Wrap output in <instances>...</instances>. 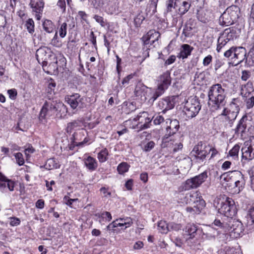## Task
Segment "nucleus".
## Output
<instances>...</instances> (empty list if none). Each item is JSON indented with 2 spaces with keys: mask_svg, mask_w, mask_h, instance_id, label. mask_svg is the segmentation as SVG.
<instances>
[{
  "mask_svg": "<svg viewBox=\"0 0 254 254\" xmlns=\"http://www.w3.org/2000/svg\"><path fill=\"white\" fill-rule=\"evenodd\" d=\"M222 177L226 182L230 181V183L227 184V185L235 189L234 193H239L245 185L243 175L238 171L224 173L222 175Z\"/></svg>",
  "mask_w": 254,
  "mask_h": 254,
  "instance_id": "3",
  "label": "nucleus"
},
{
  "mask_svg": "<svg viewBox=\"0 0 254 254\" xmlns=\"http://www.w3.org/2000/svg\"><path fill=\"white\" fill-rule=\"evenodd\" d=\"M44 30L48 33H51L54 31L55 25L50 20L45 19L42 23Z\"/></svg>",
  "mask_w": 254,
  "mask_h": 254,
  "instance_id": "34",
  "label": "nucleus"
},
{
  "mask_svg": "<svg viewBox=\"0 0 254 254\" xmlns=\"http://www.w3.org/2000/svg\"><path fill=\"white\" fill-rule=\"evenodd\" d=\"M191 4L190 0H177L176 12L181 16L186 14Z\"/></svg>",
  "mask_w": 254,
  "mask_h": 254,
  "instance_id": "18",
  "label": "nucleus"
},
{
  "mask_svg": "<svg viewBox=\"0 0 254 254\" xmlns=\"http://www.w3.org/2000/svg\"><path fill=\"white\" fill-rule=\"evenodd\" d=\"M238 115V113L236 112L224 108L220 115L223 117L226 120L228 121L230 124H232Z\"/></svg>",
  "mask_w": 254,
  "mask_h": 254,
  "instance_id": "24",
  "label": "nucleus"
},
{
  "mask_svg": "<svg viewBox=\"0 0 254 254\" xmlns=\"http://www.w3.org/2000/svg\"><path fill=\"white\" fill-rule=\"evenodd\" d=\"M147 89V87L143 85L142 84L139 83L137 84L134 89V93L136 96H140L141 98L144 97V99L146 100L145 96L146 90Z\"/></svg>",
  "mask_w": 254,
  "mask_h": 254,
  "instance_id": "32",
  "label": "nucleus"
},
{
  "mask_svg": "<svg viewBox=\"0 0 254 254\" xmlns=\"http://www.w3.org/2000/svg\"><path fill=\"white\" fill-rule=\"evenodd\" d=\"M240 104V100L238 98L232 99L230 103V107L231 111L236 112L239 113L240 111L239 105Z\"/></svg>",
  "mask_w": 254,
  "mask_h": 254,
  "instance_id": "38",
  "label": "nucleus"
},
{
  "mask_svg": "<svg viewBox=\"0 0 254 254\" xmlns=\"http://www.w3.org/2000/svg\"><path fill=\"white\" fill-rule=\"evenodd\" d=\"M56 86V82L53 79L51 78L48 81V85L47 89V92L51 95L54 94V89Z\"/></svg>",
  "mask_w": 254,
  "mask_h": 254,
  "instance_id": "48",
  "label": "nucleus"
},
{
  "mask_svg": "<svg viewBox=\"0 0 254 254\" xmlns=\"http://www.w3.org/2000/svg\"><path fill=\"white\" fill-rule=\"evenodd\" d=\"M155 146V143L153 141L148 142L143 147V150L145 152H149Z\"/></svg>",
  "mask_w": 254,
  "mask_h": 254,
  "instance_id": "54",
  "label": "nucleus"
},
{
  "mask_svg": "<svg viewBox=\"0 0 254 254\" xmlns=\"http://www.w3.org/2000/svg\"><path fill=\"white\" fill-rule=\"evenodd\" d=\"M152 121V117H149V116L147 117L146 119H145L144 122L143 124L139 126V130L146 129L150 127L151 123Z\"/></svg>",
  "mask_w": 254,
  "mask_h": 254,
  "instance_id": "49",
  "label": "nucleus"
},
{
  "mask_svg": "<svg viewBox=\"0 0 254 254\" xmlns=\"http://www.w3.org/2000/svg\"><path fill=\"white\" fill-rule=\"evenodd\" d=\"M185 231L190 236V238L192 239L195 236L196 232L199 231V229L195 224L189 223L186 226Z\"/></svg>",
  "mask_w": 254,
  "mask_h": 254,
  "instance_id": "31",
  "label": "nucleus"
},
{
  "mask_svg": "<svg viewBox=\"0 0 254 254\" xmlns=\"http://www.w3.org/2000/svg\"><path fill=\"white\" fill-rule=\"evenodd\" d=\"M93 18L97 22L100 24L102 27H104L105 26L106 23L103 17L96 14L94 16Z\"/></svg>",
  "mask_w": 254,
  "mask_h": 254,
  "instance_id": "57",
  "label": "nucleus"
},
{
  "mask_svg": "<svg viewBox=\"0 0 254 254\" xmlns=\"http://www.w3.org/2000/svg\"><path fill=\"white\" fill-rule=\"evenodd\" d=\"M152 119L155 125H161L164 127L165 125V120L162 115H155L152 117Z\"/></svg>",
  "mask_w": 254,
  "mask_h": 254,
  "instance_id": "37",
  "label": "nucleus"
},
{
  "mask_svg": "<svg viewBox=\"0 0 254 254\" xmlns=\"http://www.w3.org/2000/svg\"><path fill=\"white\" fill-rule=\"evenodd\" d=\"M58 110L64 111L66 110V107L61 102H57V101H46L44 104L40 114L39 119L41 122L45 120L47 117H51L54 115Z\"/></svg>",
  "mask_w": 254,
  "mask_h": 254,
  "instance_id": "4",
  "label": "nucleus"
},
{
  "mask_svg": "<svg viewBox=\"0 0 254 254\" xmlns=\"http://www.w3.org/2000/svg\"><path fill=\"white\" fill-rule=\"evenodd\" d=\"M25 27L30 34H32L34 32V22L32 18H29L26 21Z\"/></svg>",
  "mask_w": 254,
  "mask_h": 254,
  "instance_id": "44",
  "label": "nucleus"
},
{
  "mask_svg": "<svg viewBox=\"0 0 254 254\" xmlns=\"http://www.w3.org/2000/svg\"><path fill=\"white\" fill-rule=\"evenodd\" d=\"M82 121L81 120H74L71 122L68 123L67 124L66 130L68 133H70L77 127H81Z\"/></svg>",
  "mask_w": 254,
  "mask_h": 254,
  "instance_id": "33",
  "label": "nucleus"
},
{
  "mask_svg": "<svg viewBox=\"0 0 254 254\" xmlns=\"http://www.w3.org/2000/svg\"><path fill=\"white\" fill-rule=\"evenodd\" d=\"M176 99V97L175 96L166 97L159 101L158 106L162 110V112L165 113L167 110L172 109L174 107Z\"/></svg>",
  "mask_w": 254,
  "mask_h": 254,
  "instance_id": "19",
  "label": "nucleus"
},
{
  "mask_svg": "<svg viewBox=\"0 0 254 254\" xmlns=\"http://www.w3.org/2000/svg\"><path fill=\"white\" fill-rule=\"evenodd\" d=\"M240 146L236 144L229 151V154L230 156L232 157L234 159H237L238 158V153L240 150Z\"/></svg>",
  "mask_w": 254,
  "mask_h": 254,
  "instance_id": "47",
  "label": "nucleus"
},
{
  "mask_svg": "<svg viewBox=\"0 0 254 254\" xmlns=\"http://www.w3.org/2000/svg\"><path fill=\"white\" fill-rule=\"evenodd\" d=\"M104 4L103 0H92V4L96 9L102 7Z\"/></svg>",
  "mask_w": 254,
  "mask_h": 254,
  "instance_id": "56",
  "label": "nucleus"
},
{
  "mask_svg": "<svg viewBox=\"0 0 254 254\" xmlns=\"http://www.w3.org/2000/svg\"><path fill=\"white\" fill-rule=\"evenodd\" d=\"M84 163L86 168L91 171L95 170L98 167L97 161L91 156H88L86 158H85Z\"/></svg>",
  "mask_w": 254,
  "mask_h": 254,
  "instance_id": "26",
  "label": "nucleus"
},
{
  "mask_svg": "<svg viewBox=\"0 0 254 254\" xmlns=\"http://www.w3.org/2000/svg\"><path fill=\"white\" fill-rule=\"evenodd\" d=\"M193 48L188 44H183L181 48L179 57L183 59L188 58L193 50Z\"/></svg>",
  "mask_w": 254,
  "mask_h": 254,
  "instance_id": "29",
  "label": "nucleus"
},
{
  "mask_svg": "<svg viewBox=\"0 0 254 254\" xmlns=\"http://www.w3.org/2000/svg\"><path fill=\"white\" fill-rule=\"evenodd\" d=\"M246 105L247 109H251L254 106V96H251L246 100Z\"/></svg>",
  "mask_w": 254,
  "mask_h": 254,
  "instance_id": "55",
  "label": "nucleus"
},
{
  "mask_svg": "<svg viewBox=\"0 0 254 254\" xmlns=\"http://www.w3.org/2000/svg\"><path fill=\"white\" fill-rule=\"evenodd\" d=\"M158 229L160 233L166 234L169 231V223L164 221H160L158 223Z\"/></svg>",
  "mask_w": 254,
  "mask_h": 254,
  "instance_id": "39",
  "label": "nucleus"
},
{
  "mask_svg": "<svg viewBox=\"0 0 254 254\" xmlns=\"http://www.w3.org/2000/svg\"><path fill=\"white\" fill-rule=\"evenodd\" d=\"M210 149L209 145H206L200 141L194 147L191 153L198 162H203L206 156L210 153Z\"/></svg>",
  "mask_w": 254,
  "mask_h": 254,
  "instance_id": "10",
  "label": "nucleus"
},
{
  "mask_svg": "<svg viewBox=\"0 0 254 254\" xmlns=\"http://www.w3.org/2000/svg\"><path fill=\"white\" fill-rule=\"evenodd\" d=\"M59 33L60 37L62 38L65 37L67 33V24L66 22H64L60 25Z\"/></svg>",
  "mask_w": 254,
  "mask_h": 254,
  "instance_id": "46",
  "label": "nucleus"
},
{
  "mask_svg": "<svg viewBox=\"0 0 254 254\" xmlns=\"http://www.w3.org/2000/svg\"><path fill=\"white\" fill-rule=\"evenodd\" d=\"M214 206L219 213L227 217L233 218L237 212L234 200L225 195L217 196L214 200Z\"/></svg>",
  "mask_w": 254,
  "mask_h": 254,
  "instance_id": "2",
  "label": "nucleus"
},
{
  "mask_svg": "<svg viewBox=\"0 0 254 254\" xmlns=\"http://www.w3.org/2000/svg\"><path fill=\"white\" fill-rule=\"evenodd\" d=\"M212 16V14L209 10L201 9L197 11V19L203 23H206L211 20Z\"/></svg>",
  "mask_w": 254,
  "mask_h": 254,
  "instance_id": "23",
  "label": "nucleus"
},
{
  "mask_svg": "<svg viewBox=\"0 0 254 254\" xmlns=\"http://www.w3.org/2000/svg\"><path fill=\"white\" fill-rule=\"evenodd\" d=\"M221 34L228 42L236 39L238 36L236 30L233 28L226 29Z\"/></svg>",
  "mask_w": 254,
  "mask_h": 254,
  "instance_id": "27",
  "label": "nucleus"
},
{
  "mask_svg": "<svg viewBox=\"0 0 254 254\" xmlns=\"http://www.w3.org/2000/svg\"><path fill=\"white\" fill-rule=\"evenodd\" d=\"M44 167L46 169L50 170L59 168V165L57 163L56 160L53 158L47 160Z\"/></svg>",
  "mask_w": 254,
  "mask_h": 254,
  "instance_id": "36",
  "label": "nucleus"
},
{
  "mask_svg": "<svg viewBox=\"0 0 254 254\" xmlns=\"http://www.w3.org/2000/svg\"><path fill=\"white\" fill-rule=\"evenodd\" d=\"M66 99L68 104L73 109H75L78 107H81L82 105L83 98L78 93L68 96Z\"/></svg>",
  "mask_w": 254,
  "mask_h": 254,
  "instance_id": "20",
  "label": "nucleus"
},
{
  "mask_svg": "<svg viewBox=\"0 0 254 254\" xmlns=\"http://www.w3.org/2000/svg\"><path fill=\"white\" fill-rule=\"evenodd\" d=\"M248 120V117L247 115H244L239 121L238 124L237 126V127L235 129L236 133H243L245 132V130L247 127V122Z\"/></svg>",
  "mask_w": 254,
  "mask_h": 254,
  "instance_id": "28",
  "label": "nucleus"
},
{
  "mask_svg": "<svg viewBox=\"0 0 254 254\" xmlns=\"http://www.w3.org/2000/svg\"><path fill=\"white\" fill-rule=\"evenodd\" d=\"M112 219L111 213L107 211H104L102 212V223L104 221H110Z\"/></svg>",
  "mask_w": 254,
  "mask_h": 254,
  "instance_id": "52",
  "label": "nucleus"
},
{
  "mask_svg": "<svg viewBox=\"0 0 254 254\" xmlns=\"http://www.w3.org/2000/svg\"><path fill=\"white\" fill-rule=\"evenodd\" d=\"M195 32V22L194 19H190L186 22L182 34L186 37H191Z\"/></svg>",
  "mask_w": 254,
  "mask_h": 254,
  "instance_id": "22",
  "label": "nucleus"
},
{
  "mask_svg": "<svg viewBox=\"0 0 254 254\" xmlns=\"http://www.w3.org/2000/svg\"><path fill=\"white\" fill-rule=\"evenodd\" d=\"M182 226L180 224H177L174 222L169 223V231L174 230L178 231L181 230Z\"/></svg>",
  "mask_w": 254,
  "mask_h": 254,
  "instance_id": "53",
  "label": "nucleus"
},
{
  "mask_svg": "<svg viewBox=\"0 0 254 254\" xmlns=\"http://www.w3.org/2000/svg\"><path fill=\"white\" fill-rule=\"evenodd\" d=\"M120 221L123 223L125 228H122V230H125L126 229L130 227L133 224V221L130 217H124L118 218Z\"/></svg>",
  "mask_w": 254,
  "mask_h": 254,
  "instance_id": "41",
  "label": "nucleus"
},
{
  "mask_svg": "<svg viewBox=\"0 0 254 254\" xmlns=\"http://www.w3.org/2000/svg\"><path fill=\"white\" fill-rule=\"evenodd\" d=\"M212 61V56L209 55L205 57L203 60V65L205 66H208Z\"/></svg>",
  "mask_w": 254,
  "mask_h": 254,
  "instance_id": "64",
  "label": "nucleus"
},
{
  "mask_svg": "<svg viewBox=\"0 0 254 254\" xmlns=\"http://www.w3.org/2000/svg\"><path fill=\"white\" fill-rule=\"evenodd\" d=\"M50 50L47 47L41 48L37 50L36 56L38 62L40 63L41 60H47V54H49ZM49 55H48L49 56Z\"/></svg>",
  "mask_w": 254,
  "mask_h": 254,
  "instance_id": "30",
  "label": "nucleus"
},
{
  "mask_svg": "<svg viewBox=\"0 0 254 254\" xmlns=\"http://www.w3.org/2000/svg\"><path fill=\"white\" fill-rule=\"evenodd\" d=\"M159 0H150L149 7L153 12H155L156 10L157 3Z\"/></svg>",
  "mask_w": 254,
  "mask_h": 254,
  "instance_id": "62",
  "label": "nucleus"
},
{
  "mask_svg": "<svg viewBox=\"0 0 254 254\" xmlns=\"http://www.w3.org/2000/svg\"><path fill=\"white\" fill-rule=\"evenodd\" d=\"M226 58L231 57L235 64L238 65L246 60L247 61V50L243 47H232L224 53Z\"/></svg>",
  "mask_w": 254,
  "mask_h": 254,
  "instance_id": "8",
  "label": "nucleus"
},
{
  "mask_svg": "<svg viewBox=\"0 0 254 254\" xmlns=\"http://www.w3.org/2000/svg\"><path fill=\"white\" fill-rule=\"evenodd\" d=\"M164 127L165 128V133L162 139L163 141L166 142V140L169 137L174 135L178 131L180 128L179 122L177 120L166 119Z\"/></svg>",
  "mask_w": 254,
  "mask_h": 254,
  "instance_id": "11",
  "label": "nucleus"
},
{
  "mask_svg": "<svg viewBox=\"0 0 254 254\" xmlns=\"http://www.w3.org/2000/svg\"><path fill=\"white\" fill-rule=\"evenodd\" d=\"M186 210L187 212H190L191 214L199 213V208H197L196 205H194V206L193 207H187L186 208Z\"/></svg>",
  "mask_w": 254,
  "mask_h": 254,
  "instance_id": "59",
  "label": "nucleus"
},
{
  "mask_svg": "<svg viewBox=\"0 0 254 254\" xmlns=\"http://www.w3.org/2000/svg\"><path fill=\"white\" fill-rule=\"evenodd\" d=\"M208 173L206 170L198 175L187 180L184 185V190H190L198 188L208 178Z\"/></svg>",
  "mask_w": 254,
  "mask_h": 254,
  "instance_id": "9",
  "label": "nucleus"
},
{
  "mask_svg": "<svg viewBox=\"0 0 254 254\" xmlns=\"http://www.w3.org/2000/svg\"><path fill=\"white\" fill-rule=\"evenodd\" d=\"M226 94V90L220 84H215L210 87L208 92V104L212 111H217L225 106Z\"/></svg>",
  "mask_w": 254,
  "mask_h": 254,
  "instance_id": "1",
  "label": "nucleus"
},
{
  "mask_svg": "<svg viewBox=\"0 0 254 254\" xmlns=\"http://www.w3.org/2000/svg\"><path fill=\"white\" fill-rule=\"evenodd\" d=\"M177 0H168L166 2V11L167 12H170L172 11L173 9L175 8L176 9Z\"/></svg>",
  "mask_w": 254,
  "mask_h": 254,
  "instance_id": "43",
  "label": "nucleus"
},
{
  "mask_svg": "<svg viewBox=\"0 0 254 254\" xmlns=\"http://www.w3.org/2000/svg\"><path fill=\"white\" fill-rule=\"evenodd\" d=\"M6 24V20L5 17L0 14V31H1L2 29H3Z\"/></svg>",
  "mask_w": 254,
  "mask_h": 254,
  "instance_id": "58",
  "label": "nucleus"
},
{
  "mask_svg": "<svg viewBox=\"0 0 254 254\" xmlns=\"http://www.w3.org/2000/svg\"><path fill=\"white\" fill-rule=\"evenodd\" d=\"M16 163L19 165L22 166L24 163V159L23 155L20 152L16 153L14 154Z\"/></svg>",
  "mask_w": 254,
  "mask_h": 254,
  "instance_id": "50",
  "label": "nucleus"
},
{
  "mask_svg": "<svg viewBox=\"0 0 254 254\" xmlns=\"http://www.w3.org/2000/svg\"><path fill=\"white\" fill-rule=\"evenodd\" d=\"M228 231L232 238H237L243 232L242 223L235 219H231L227 223Z\"/></svg>",
  "mask_w": 254,
  "mask_h": 254,
  "instance_id": "12",
  "label": "nucleus"
},
{
  "mask_svg": "<svg viewBox=\"0 0 254 254\" xmlns=\"http://www.w3.org/2000/svg\"><path fill=\"white\" fill-rule=\"evenodd\" d=\"M171 72L169 70H167L159 75L156 80L157 88L150 99L154 101L161 96L171 85Z\"/></svg>",
  "mask_w": 254,
  "mask_h": 254,
  "instance_id": "5",
  "label": "nucleus"
},
{
  "mask_svg": "<svg viewBox=\"0 0 254 254\" xmlns=\"http://www.w3.org/2000/svg\"><path fill=\"white\" fill-rule=\"evenodd\" d=\"M228 42L225 39L224 37L221 34L217 40V45L216 50L220 52L222 48L225 46Z\"/></svg>",
  "mask_w": 254,
  "mask_h": 254,
  "instance_id": "40",
  "label": "nucleus"
},
{
  "mask_svg": "<svg viewBox=\"0 0 254 254\" xmlns=\"http://www.w3.org/2000/svg\"><path fill=\"white\" fill-rule=\"evenodd\" d=\"M148 113L146 112H142L140 113L135 118L130 119L126 121L127 125L130 126V128L132 129H139V126L143 124L145 119L147 118Z\"/></svg>",
  "mask_w": 254,
  "mask_h": 254,
  "instance_id": "15",
  "label": "nucleus"
},
{
  "mask_svg": "<svg viewBox=\"0 0 254 254\" xmlns=\"http://www.w3.org/2000/svg\"><path fill=\"white\" fill-rule=\"evenodd\" d=\"M7 93L9 95V97L11 99H15L17 94V91L15 89L8 90Z\"/></svg>",
  "mask_w": 254,
  "mask_h": 254,
  "instance_id": "60",
  "label": "nucleus"
},
{
  "mask_svg": "<svg viewBox=\"0 0 254 254\" xmlns=\"http://www.w3.org/2000/svg\"><path fill=\"white\" fill-rule=\"evenodd\" d=\"M108 151L106 148L102 149L98 153V159L99 162L103 163L105 162L108 158Z\"/></svg>",
  "mask_w": 254,
  "mask_h": 254,
  "instance_id": "42",
  "label": "nucleus"
},
{
  "mask_svg": "<svg viewBox=\"0 0 254 254\" xmlns=\"http://www.w3.org/2000/svg\"><path fill=\"white\" fill-rule=\"evenodd\" d=\"M15 187V183L7 179L4 175L0 173V190L2 191H5L6 188L10 191H13Z\"/></svg>",
  "mask_w": 254,
  "mask_h": 254,
  "instance_id": "21",
  "label": "nucleus"
},
{
  "mask_svg": "<svg viewBox=\"0 0 254 254\" xmlns=\"http://www.w3.org/2000/svg\"><path fill=\"white\" fill-rule=\"evenodd\" d=\"M251 76V72L248 70H243L242 72L241 79L244 81L247 80Z\"/></svg>",
  "mask_w": 254,
  "mask_h": 254,
  "instance_id": "63",
  "label": "nucleus"
},
{
  "mask_svg": "<svg viewBox=\"0 0 254 254\" xmlns=\"http://www.w3.org/2000/svg\"><path fill=\"white\" fill-rule=\"evenodd\" d=\"M242 158L247 161H250L254 159V147L249 141L244 143V146L241 149Z\"/></svg>",
  "mask_w": 254,
  "mask_h": 254,
  "instance_id": "16",
  "label": "nucleus"
},
{
  "mask_svg": "<svg viewBox=\"0 0 254 254\" xmlns=\"http://www.w3.org/2000/svg\"><path fill=\"white\" fill-rule=\"evenodd\" d=\"M160 37V33L155 30H151L143 36L142 38L144 46H146L147 49L153 45L154 47L156 45V43L158 44L157 41Z\"/></svg>",
  "mask_w": 254,
  "mask_h": 254,
  "instance_id": "13",
  "label": "nucleus"
},
{
  "mask_svg": "<svg viewBox=\"0 0 254 254\" xmlns=\"http://www.w3.org/2000/svg\"><path fill=\"white\" fill-rule=\"evenodd\" d=\"M29 5L32 9V11L36 13L35 16L37 20L41 18L44 2L43 0H30Z\"/></svg>",
  "mask_w": 254,
  "mask_h": 254,
  "instance_id": "17",
  "label": "nucleus"
},
{
  "mask_svg": "<svg viewBox=\"0 0 254 254\" xmlns=\"http://www.w3.org/2000/svg\"><path fill=\"white\" fill-rule=\"evenodd\" d=\"M218 234L217 231L213 228L209 227L205 232H203L202 238L208 240L214 239Z\"/></svg>",
  "mask_w": 254,
  "mask_h": 254,
  "instance_id": "35",
  "label": "nucleus"
},
{
  "mask_svg": "<svg viewBox=\"0 0 254 254\" xmlns=\"http://www.w3.org/2000/svg\"><path fill=\"white\" fill-rule=\"evenodd\" d=\"M100 192L103 194L104 197H110L111 195V193L109 191L108 188H106L105 187H102L100 189Z\"/></svg>",
  "mask_w": 254,
  "mask_h": 254,
  "instance_id": "61",
  "label": "nucleus"
},
{
  "mask_svg": "<svg viewBox=\"0 0 254 254\" xmlns=\"http://www.w3.org/2000/svg\"><path fill=\"white\" fill-rule=\"evenodd\" d=\"M87 135V131L83 129L74 132L71 138L73 144L75 146H81L87 143L89 140Z\"/></svg>",
  "mask_w": 254,
  "mask_h": 254,
  "instance_id": "14",
  "label": "nucleus"
},
{
  "mask_svg": "<svg viewBox=\"0 0 254 254\" xmlns=\"http://www.w3.org/2000/svg\"><path fill=\"white\" fill-rule=\"evenodd\" d=\"M129 167L127 163L122 162L118 165L117 170L120 174H123L128 171Z\"/></svg>",
  "mask_w": 254,
  "mask_h": 254,
  "instance_id": "45",
  "label": "nucleus"
},
{
  "mask_svg": "<svg viewBox=\"0 0 254 254\" xmlns=\"http://www.w3.org/2000/svg\"><path fill=\"white\" fill-rule=\"evenodd\" d=\"M9 224L11 226H17L20 224V220L15 217H11L9 218Z\"/></svg>",
  "mask_w": 254,
  "mask_h": 254,
  "instance_id": "51",
  "label": "nucleus"
},
{
  "mask_svg": "<svg viewBox=\"0 0 254 254\" xmlns=\"http://www.w3.org/2000/svg\"><path fill=\"white\" fill-rule=\"evenodd\" d=\"M254 91L253 83L249 81L247 84L242 85L241 94L243 97L247 98Z\"/></svg>",
  "mask_w": 254,
  "mask_h": 254,
  "instance_id": "25",
  "label": "nucleus"
},
{
  "mask_svg": "<svg viewBox=\"0 0 254 254\" xmlns=\"http://www.w3.org/2000/svg\"><path fill=\"white\" fill-rule=\"evenodd\" d=\"M201 109V106L198 99L196 97H191L185 102L183 113L188 119L195 117Z\"/></svg>",
  "mask_w": 254,
  "mask_h": 254,
  "instance_id": "7",
  "label": "nucleus"
},
{
  "mask_svg": "<svg viewBox=\"0 0 254 254\" xmlns=\"http://www.w3.org/2000/svg\"><path fill=\"white\" fill-rule=\"evenodd\" d=\"M240 12L238 6L231 5L221 15L219 19V23L222 26H228L233 24L239 18Z\"/></svg>",
  "mask_w": 254,
  "mask_h": 254,
  "instance_id": "6",
  "label": "nucleus"
}]
</instances>
